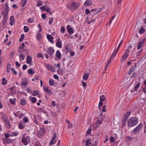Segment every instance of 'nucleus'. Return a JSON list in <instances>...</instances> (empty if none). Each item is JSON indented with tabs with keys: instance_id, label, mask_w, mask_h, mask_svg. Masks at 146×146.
Returning a JSON list of instances; mask_svg holds the SVG:
<instances>
[{
	"instance_id": "nucleus-5",
	"label": "nucleus",
	"mask_w": 146,
	"mask_h": 146,
	"mask_svg": "<svg viewBox=\"0 0 146 146\" xmlns=\"http://www.w3.org/2000/svg\"><path fill=\"white\" fill-rule=\"evenodd\" d=\"M124 54L121 57L122 59L121 60V61H125L129 56V55L128 54H127V52H125Z\"/></svg>"
},
{
	"instance_id": "nucleus-33",
	"label": "nucleus",
	"mask_w": 146,
	"mask_h": 146,
	"mask_svg": "<svg viewBox=\"0 0 146 146\" xmlns=\"http://www.w3.org/2000/svg\"><path fill=\"white\" fill-rule=\"evenodd\" d=\"M24 29L25 32H27L29 31V27L27 26H25L24 27Z\"/></svg>"
},
{
	"instance_id": "nucleus-42",
	"label": "nucleus",
	"mask_w": 146,
	"mask_h": 146,
	"mask_svg": "<svg viewBox=\"0 0 146 146\" xmlns=\"http://www.w3.org/2000/svg\"><path fill=\"white\" fill-rule=\"evenodd\" d=\"M11 70L12 71L13 73L14 74L16 75L17 74V72L13 68H11Z\"/></svg>"
},
{
	"instance_id": "nucleus-47",
	"label": "nucleus",
	"mask_w": 146,
	"mask_h": 146,
	"mask_svg": "<svg viewBox=\"0 0 146 146\" xmlns=\"http://www.w3.org/2000/svg\"><path fill=\"white\" fill-rule=\"evenodd\" d=\"M63 72V70L62 69H60V68H59V69L57 70V72L58 74H61Z\"/></svg>"
},
{
	"instance_id": "nucleus-24",
	"label": "nucleus",
	"mask_w": 146,
	"mask_h": 146,
	"mask_svg": "<svg viewBox=\"0 0 146 146\" xmlns=\"http://www.w3.org/2000/svg\"><path fill=\"white\" fill-rule=\"evenodd\" d=\"M4 10L6 11V12L8 13L9 11L8 5L7 3H6L5 5V7Z\"/></svg>"
},
{
	"instance_id": "nucleus-34",
	"label": "nucleus",
	"mask_w": 146,
	"mask_h": 146,
	"mask_svg": "<svg viewBox=\"0 0 146 146\" xmlns=\"http://www.w3.org/2000/svg\"><path fill=\"white\" fill-rule=\"evenodd\" d=\"M22 141L24 143V144L25 145H27L28 143L27 142V140L25 138H22Z\"/></svg>"
},
{
	"instance_id": "nucleus-61",
	"label": "nucleus",
	"mask_w": 146,
	"mask_h": 146,
	"mask_svg": "<svg viewBox=\"0 0 146 146\" xmlns=\"http://www.w3.org/2000/svg\"><path fill=\"white\" fill-rule=\"evenodd\" d=\"M4 136L6 138V139H8L9 136V134L8 133H5L4 135Z\"/></svg>"
},
{
	"instance_id": "nucleus-52",
	"label": "nucleus",
	"mask_w": 146,
	"mask_h": 146,
	"mask_svg": "<svg viewBox=\"0 0 146 146\" xmlns=\"http://www.w3.org/2000/svg\"><path fill=\"white\" fill-rule=\"evenodd\" d=\"M56 133H54V134L52 137V138L51 140H52L53 141H54V140L55 139V138H56Z\"/></svg>"
},
{
	"instance_id": "nucleus-12",
	"label": "nucleus",
	"mask_w": 146,
	"mask_h": 146,
	"mask_svg": "<svg viewBox=\"0 0 146 146\" xmlns=\"http://www.w3.org/2000/svg\"><path fill=\"white\" fill-rule=\"evenodd\" d=\"M4 141H3V143L4 144L5 143H12V139H4Z\"/></svg>"
},
{
	"instance_id": "nucleus-36",
	"label": "nucleus",
	"mask_w": 146,
	"mask_h": 146,
	"mask_svg": "<svg viewBox=\"0 0 146 146\" xmlns=\"http://www.w3.org/2000/svg\"><path fill=\"white\" fill-rule=\"evenodd\" d=\"M30 100L31 102L33 103H35L36 100V99L34 97H33L31 98L30 99Z\"/></svg>"
},
{
	"instance_id": "nucleus-54",
	"label": "nucleus",
	"mask_w": 146,
	"mask_h": 146,
	"mask_svg": "<svg viewBox=\"0 0 146 146\" xmlns=\"http://www.w3.org/2000/svg\"><path fill=\"white\" fill-rule=\"evenodd\" d=\"M27 21L29 23H32L33 22V20L32 18H30L28 19Z\"/></svg>"
},
{
	"instance_id": "nucleus-39",
	"label": "nucleus",
	"mask_w": 146,
	"mask_h": 146,
	"mask_svg": "<svg viewBox=\"0 0 146 146\" xmlns=\"http://www.w3.org/2000/svg\"><path fill=\"white\" fill-rule=\"evenodd\" d=\"M25 50V49L24 48H22L21 46H20L19 48V49L18 50V51L20 52L21 51L22 52H24Z\"/></svg>"
},
{
	"instance_id": "nucleus-59",
	"label": "nucleus",
	"mask_w": 146,
	"mask_h": 146,
	"mask_svg": "<svg viewBox=\"0 0 146 146\" xmlns=\"http://www.w3.org/2000/svg\"><path fill=\"white\" fill-rule=\"evenodd\" d=\"M85 12L87 15H88L90 13V11L89 9H87L85 10Z\"/></svg>"
},
{
	"instance_id": "nucleus-10",
	"label": "nucleus",
	"mask_w": 146,
	"mask_h": 146,
	"mask_svg": "<svg viewBox=\"0 0 146 146\" xmlns=\"http://www.w3.org/2000/svg\"><path fill=\"white\" fill-rule=\"evenodd\" d=\"M56 56L57 58L60 60L61 59V54L58 50L57 51L56 53Z\"/></svg>"
},
{
	"instance_id": "nucleus-17",
	"label": "nucleus",
	"mask_w": 146,
	"mask_h": 146,
	"mask_svg": "<svg viewBox=\"0 0 146 146\" xmlns=\"http://www.w3.org/2000/svg\"><path fill=\"white\" fill-rule=\"evenodd\" d=\"M145 31V29L143 28V26L141 27V29L139 31V33L140 34H143Z\"/></svg>"
},
{
	"instance_id": "nucleus-21",
	"label": "nucleus",
	"mask_w": 146,
	"mask_h": 146,
	"mask_svg": "<svg viewBox=\"0 0 146 146\" xmlns=\"http://www.w3.org/2000/svg\"><path fill=\"white\" fill-rule=\"evenodd\" d=\"M27 2V0H22L21 2V5L22 7H24L25 6Z\"/></svg>"
},
{
	"instance_id": "nucleus-30",
	"label": "nucleus",
	"mask_w": 146,
	"mask_h": 146,
	"mask_svg": "<svg viewBox=\"0 0 146 146\" xmlns=\"http://www.w3.org/2000/svg\"><path fill=\"white\" fill-rule=\"evenodd\" d=\"M105 99V97L104 95L100 96V101L103 102V101H104Z\"/></svg>"
},
{
	"instance_id": "nucleus-22",
	"label": "nucleus",
	"mask_w": 146,
	"mask_h": 146,
	"mask_svg": "<svg viewBox=\"0 0 146 146\" xmlns=\"http://www.w3.org/2000/svg\"><path fill=\"white\" fill-rule=\"evenodd\" d=\"M56 45L57 47L61 48L62 47V43L61 41L57 40V41L56 44Z\"/></svg>"
},
{
	"instance_id": "nucleus-43",
	"label": "nucleus",
	"mask_w": 146,
	"mask_h": 146,
	"mask_svg": "<svg viewBox=\"0 0 146 146\" xmlns=\"http://www.w3.org/2000/svg\"><path fill=\"white\" fill-rule=\"evenodd\" d=\"M106 105H104L103 106V107L102 109V111L103 112H105L106 111Z\"/></svg>"
},
{
	"instance_id": "nucleus-26",
	"label": "nucleus",
	"mask_w": 146,
	"mask_h": 146,
	"mask_svg": "<svg viewBox=\"0 0 146 146\" xmlns=\"http://www.w3.org/2000/svg\"><path fill=\"white\" fill-rule=\"evenodd\" d=\"M96 122L97 123H96V127L97 128L99 126L98 124H101L102 122V121L101 120L98 119L97 121Z\"/></svg>"
},
{
	"instance_id": "nucleus-64",
	"label": "nucleus",
	"mask_w": 146,
	"mask_h": 146,
	"mask_svg": "<svg viewBox=\"0 0 146 146\" xmlns=\"http://www.w3.org/2000/svg\"><path fill=\"white\" fill-rule=\"evenodd\" d=\"M134 70V68L133 66H132L131 67L129 71H131V72H133Z\"/></svg>"
},
{
	"instance_id": "nucleus-28",
	"label": "nucleus",
	"mask_w": 146,
	"mask_h": 146,
	"mask_svg": "<svg viewBox=\"0 0 146 146\" xmlns=\"http://www.w3.org/2000/svg\"><path fill=\"white\" fill-rule=\"evenodd\" d=\"M90 139H88L86 141V143L85 144L86 146H90V145H92V143L90 142Z\"/></svg>"
},
{
	"instance_id": "nucleus-60",
	"label": "nucleus",
	"mask_w": 146,
	"mask_h": 146,
	"mask_svg": "<svg viewBox=\"0 0 146 146\" xmlns=\"http://www.w3.org/2000/svg\"><path fill=\"white\" fill-rule=\"evenodd\" d=\"M46 5H45L42 7H40V9H42V10L45 11V9H46Z\"/></svg>"
},
{
	"instance_id": "nucleus-27",
	"label": "nucleus",
	"mask_w": 146,
	"mask_h": 146,
	"mask_svg": "<svg viewBox=\"0 0 146 146\" xmlns=\"http://www.w3.org/2000/svg\"><path fill=\"white\" fill-rule=\"evenodd\" d=\"M28 83L27 82H22L21 84V86L22 87H26Z\"/></svg>"
},
{
	"instance_id": "nucleus-62",
	"label": "nucleus",
	"mask_w": 146,
	"mask_h": 146,
	"mask_svg": "<svg viewBox=\"0 0 146 146\" xmlns=\"http://www.w3.org/2000/svg\"><path fill=\"white\" fill-rule=\"evenodd\" d=\"M38 27L39 29V30L38 31V32H41L42 31V30L41 29V27L40 25V24H38Z\"/></svg>"
},
{
	"instance_id": "nucleus-49",
	"label": "nucleus",
	"mask_w": 146,
	"mask_h": 146,
	"mask_svg": "<svg viewBox=\"0 0 146 146\" xmlns=\"http://www.w3.org/2000/svg\"><path fill=\"white\" fill-rule=\"evenodd\" d=\"M127 121L123 120L122 122V124L121 125V127H124L125 125L126 124V123Z\"/></svg>"
},
{
	"instance_id": "nucleus-11",
	"label": "nucleus",
	"mask_w": 146,
	"mask_h": 146,
	"mask_svg": "<svg viewBox=\"0 0 146 146\" xmlns=\"http://www.w3.org/2000/svg\"><path fill=\"white\" fill-rule=\"evenodd\" d=\"M6 124L7 127V128H10L11 127L9 119H7L4 122Z\"/></svg>"
},
{
	"instance_id": "nucleus-13",
	"label": "nucleus",
	"mask_w": 146,
	"mask_h": 146,
	"mask_svg": "<svg viewBox=\"0 0 146 146\" xmlns=\"http://www.w3.org/2000/svg\"><path fill=\"white\" fill-rule=\"evenodd\" d=\"M47 68L48 70H49L52 72H54L55 71V70L54 68L51 65H48Z\"/></svg>"
},
{
	"instance_id": "nucleus-25",
	"label": "nucleus",
	"mask_w": 146,
	"mask_h": 146,
	"mask_svg": "<svg viewBox=\"0 0 146 146\" xmlns=\"http://www.w3.org/2000/svg\"><path fill=\"white\" fill-rule=\"evenodd\" d=\"M4 122L7 119H8L6 115L3 114L1 116Z\"/></svg>"
},
{
	"instance_id": "nucleus-57",
	"label": "nucleus",
	"mask_w": 146,
	"mask_h": 146,
	"mask_svg": "<svg viewBox=\"0 0 146 146\" xmlns=\"http://www.w3.org/2000/svg\"><path fill=\"white\" fill-rule=\"evenodd\" d=\"M115 138L112 136H111L110 137V141L111 142H113L115 141Z\"/></svg>"
},
{
	"instance_id": "nucleus-16",
	"label": "nucleus",
	"mask_w": 146,
	"mask_h": 146,
	"mask_svg": "<svg viewBox=\"0 0 146 146\" xmlns=\"http://www.w3.org/2000/svg\"><path fill=\"white\" fill-rule=\"evenodd\" d=\"M20 103L21 105L25 106L26 104V100L23 98L21 99L20 100Z\"/></svg>"
},
{
	"instance_id": "nucleus-4",
	"label": "nucleus",
	"mask_w": 146,
	"mask_h": 146,
	"mask_svg": "<svg viewBox=\"0 0 146 146\" xmlns=\"http://www.w3.org/2000/svg\"><path fill=\"white\" fill-rule=\"evenodd\" d=\"M54 50L53 47H50L47 50V52L49 55L51 56L54 52Z\"/></svg>"
},
{
	"instance_id": "nucleus-20",
	"label": "nucleus",
	"mask_w": 146,
	"mask_h": 146,
	"mask_svg": "<svg viewBox=\"0 0 146 146\" xmlns=\"http://www.w3.org/2000/svg\"><path fill=\"white\" fill-rule=\"evenodd\" d=\"M89 73H86L84 74L83 76V78L85 80H87L89 77Z\"/></svg>"
},
{
	"instance_id": "nucleus-51",
	"label": "nucleus",
	"mask_w": 146,
	"mask_h": 146,
	"mask_svg": "<svg viewBox=\"0 0 146 146\" xmlns=\"http://www.w3.org/2000/svg\"><path fill=\"white\" fill-rule=\"evenodd\" d=\"M65 31V29L64 27H62L60 29V32L62 33H64Z\"/></svg>"
},
{
	"instance_id": "nucleus-2",
	"label": "nucleus",
	"mask_w": 146,
	"mask_h": 146,
	"mask_svg": "<svg viewBox=\"0 0 146 146\" xmlns=\"http://www.w3.org/2000/svg\"><path fill=\"white\" fill-rule=\"evenodd\" d=\"M71 11H74L78 8L80 6V3H77L74 1H72L71 3Z\"/></svg>"
},
{
	"instance_id": "nucleus-9",
	"label": "nucleus",
	"mask_w": 146,
	"mask_h": 146,
	"mask_svg": "<svg viewBox=\"0 0 146 146\" xmlns=\"http://www.w3.org/2000/svg\"><path fill=\"white\" fill-rule=\"evenodd\" d=\"M47 38L48 40L52 43H53L54 41L52 40L54 38L51 35L48 34L47 35Z\"/></svg>"
},
{
	"instance_id": "nucleus-6",
	"label": "nucleus",
	"mask_w": 146,
	"mask_h": 146,
	"mask_svg": "<svg viewBox=\"0 0 146 146\" xmlns=\"http://www.w3.org/2000/svg\"><path fill=\"white\" fill-rule=\"evenodd\" d=\"M92 3L90 0H87L84 3L85 6H89L92 5Z\"/></svg>"
},
{
	"instance_id": "nucleus-55",
	"label": "nucleus",
	"mask_w": 146,
	"mask_h": 146,
	"mask_svg": "<svg viewBox=\"0 0 146 146\" xmlns=\"http://www.w3.org/2000/svg\"><path fill=\"white\" fill-rule=\"evenodd\" d=\"M20 57L21 58V60H23L25 58V55L23 54H21L20 55Z\"/></svg>"
},
{
	"instance_id": "nucleus-15",
	"label": "nucleus",
	"mask_w": 146,
	"mask_h": 146,
	"mask_svg": "<svg viewBox=\"0 0 146 146\" xmlns=\"http://www.w3.org/2000/svg\"><path fill=\"white\" fill-rule=\"evenodd\" d=\"M25 127L24 125H23V122L20 121L19 124V128L21 129H23Z\"/></svg>"
},
{
	"instance_id": "nucleus-41",
	"label": "nucleus",
	"mask_w": 146,
	"mask_h": 146,
	"mask_svg": "<svg viewBox=\"0 0 146 146\" xmlns=\"http://www.w3.org/2000/svg\"><path fill=\"white\" fill-rule=\"evenodd\" d=\"M39 91L38 90L34 91L33 92V95L34 96H36L38 94Z\"/></svg>"
},
{
	"instance_id": "nucleus-56",
	"label": "nucleus",
	"mask_w": 146,
	"mask_h": 146,
	"mask_svg": "<svg viewBox=\"0 0 146 146\" xmlns=\"http://www.w3.org/2000/svg\"><path fill=\"white\" fill-rule=\"evenodd\" d=\"M41 17L44 19H45L47 18L46 15L44 14H42L41 15Z\"/></svg>"
},
{
	"instance_id": "nucleus-48",
	"label": "nucleus",
	"mask_w": 146,
	"mask_h": 146,
	"mask_svg": "<svg viewBox=\"0 0 146 146\" xmlns=\"http://www.w3.org/2000/svg\"><path fill=\"white\" fill-rule=\"evenodd\" d=\"M37 56L38 58H40V57H43V54L41 53H39L37 54Z\"/></svg>"
},
{
	"instance_id": "nucleus-19",
	"label": "nucleus",
	"mask_w": 146,
	"mask_h": 146,
	"mask_svg": "<svg viewBox=\"0 0 146 146\" xmlns=\"http://www.w3.org/2000/svg\"><path fill=\"white\" fill-rule=\"evenodd\" d=\"M16 100L15 98H14L13 99L10 98L9 99V101L10 102L11 104L14 105L15 104Z\"/></svg>"
},
{
	"instance_id": "nucleus-29",
	"label": "nucleus",
	"mask_w": 146,
	"mask_h": 146,
	"mask_svg": "<svg viewBox=\"0 0 146 146\" xmlns=\"http://www.w3.org/2000/svg\"><path fill=\"white\" fill-rule=\"evenodd\" d=\"M68 33L70 34H71L74 33L73 29L72 28H70L68 29Z\"/></svg>"
},
{
	"instance_id": "nucleus-8",
	"label": "nucleus",
	"mask_w": 146,
	"mask_h": 146,
	"mask_svg": "<svg viewBox=\"0 0 146 146\" xmlns=\"http://www.w3.org/2000/svg\"><path fill=\"white\" fill-rule=\"evenodd\" d=\"M10 25H13V24H15V21L14 17L13 16H12L10 17Z\"/></svg>"
},
{
	"instance_id": "nucleus-18",
	"label": "nucleus",
	"mask_w": 146,
	"mask_h": 146,
	"mask_svg": "<svg viewBox=\"0 0 146 146\" xmlns=\"http://www.w3.org/2000/svg\"><path fill=\"white\" fill-rule=\"evenodd\" d=\"M144 43L142 41H140L138 44L137 48L138 49H140L142 46H143V44Z\"/></svg>"
},
{
	"instance_id": "nucleus-58",
	"label": "nucleus",
	"mask_w": 146,
	"mask_h": 146,
	"mask_svg": "<svg viewBox=\"0 0 146 146\" xmlns=\"http://www.w3.org/2000/svg\"><path fill=\"white\" fill-rule=\"evenodd\" d=\"M41 37V34L40 33H38L37 35V38L38 40L40 39Z\"/></svg>"
},
{
	"instance_id": "nucleus-37",
	"label": "nucleus",
	"mask_w": 146,
	"mask_h": 146,
	"mask_svg": "<svg viewBox=\"0 0 146 146\" xmlns=\"http://www.w3.org/2000/svg\"><path fill=\"white\" fill-rule=\"evenodd\" d=\"M24 38H25L24 34H22L21 35V38H20L19 39V41L20 42H21L24 39Z\"/></svg>"
},
{
	"instance_id": "nucleus-40",
	"label": "nucleus",
	"mask_w": 146,
	"mask_h": 146,
	"mask_svg": "<svg viewBox=\"0 0 146 146\" xmlns=\"http://www.w3.org/2000/svg\"><path fill=\"white\" fill-rule=\"evenodd\" d=\"M92 129L91 128H89L87 131L86 134L89 135H91V132Z\"/></svg>"
},
{
	"instance_id": "nucleus-46",
	"label": "nucleus",
	"mask_w": 146,
	"mask_h": 146,
	"mask_svg": "<svg viewBox=\"0 0 146 146\" xmlns=\"http://www.w3.org/2000/svg\"><path fill=\"white\" fill-rule=\"evenodd\" d=\"M140 84V83H138L137 84H136L135 86L134 87V89L135 90V91H136V89H137L139 86Z\"/></svg>"
},
{
	"instance_id": "nucleus-45",
	"label": "nucleus",
	"mask_w": 146,
	"mask_h": 146,
	"mask_svg": "<svg viewBox=\"0 0 146 146\" xmlns=\"http://www.w3.org/2000/svg\"><path fill=\"white\" fill-rule=\"evenodd\" d=\"M42 5V2L41 1H39L38 2L36 6H39Z\"/></svg>"
},
{
	"instance_id": "nucleus-7",
	"label": "nucleus",
	"mask_w": 146,
	"mask_h": 146,
	"mask_svg": "<svg viewBox=\"0 0 146 146\" xmlns=\"http://www.w3.org/2000/svg\"><path fill=\"white\" fill-rule=\"evenodd\" d=\"M44 90L45 92H46L49 95L52 94L51 92V90L50 89H49L47 87H44Z\"/></svg>"
},
{
	"instance_id": "nucleus-44",
	"label": "nucleus",
	"mask_w": 146,
	"mask_h": 146,
	"mask_svg": "<svg viewBox=\"0 0 146 146\" xmlns=\"http://www.w3.org/2000/svg\"><path fill=\"white\" fill-rule=\"evenodd\" d=\"M23 121L25 123H27L29 121V119L27 117H24L23 119Z\"/></svg>"
},
{
	"instance_id": "nucleus-38",
	"label": "nucleus",
	"mask_w": 146,
	"mask_h": 146,
	"mask_svg": "<svg viewBox=\"0 0 146 146\" xmlns=\"http://www.w3.org/2000/svg\"><path fill=\"white\" fill-rule=\"evenodd\" d=\"M131 113V112L130 111H127L126 113H125L124 116L127 117V118H128Z\"/></svg>"
},
{
	"instance_id": "nucleus-14",
	"label": "nucleus",
	"mask_w": 146,
	"mask_h": 146,
	"mask_svg": "<svg viewBox=\"0 0 146 146\" xmlns=\"http://www.w3.org/2000/svg\"><path fill=\"white\" fill-rule=\"evenodd\" d=\"M32 62L31 57L30 56H28L27 59V63L30 64Z\"/></svg>"
},
{
	"instance_id": "nucleus-31",
	"label": "nucleus",
	"mask_w": 146,
	"mask_h": 146,
	"mask_svg": "<svg viewBox=\"0 0 146 146\" xmlns=\"http://www.w3.org/2000/svg\"><path fill=\"white\" fill-rule=\"evenodd\" d=\"M28 72L29 74H33L35 73V71L33 69H29L28 70Z\"/></svg>"
},
{
	"instance_id": "nucleus-23",
	"label": "nucleus",
	"mask_w": 146,
	"mask_h": 146,
	"mask_svg": "<svg viewBox=\"0 0 146 146\" xmlns=\"http://www.w3.org/2000/svg\"><path fill=\"white\" fill-rule=\"evenodd\" d=\"M7 81L6 80L5 78H2V84L3 85H6L7 83Z\"/></svg>"
},
{
	"instance_id": "nucleus-32",
	"label": "nucleus",
	"mask_w": 146,
	"mask_h": 146,
	"mask_svg": "<svg viewBox=\"0 0 146 146\" xmlns=\"http://www.w3.org/2000/svg\"><path fill=\"white\" fill-rule=\"evenodd\" d=\"M65 49L67 50V52H68L71 50V48L70 46L69 45H67L66 46Z\"/></svg>"
},
{
	"instance_id": "nucleus-1",
	"label": "nucleus",
	"mask_w": 146,
	"mask_h": 146,
	"mask_svg": "<svg viewBox=\"0 0 146 146\" xmlns=\"http://www.w3.org/2000/svg\"><path fill=\"white\" fill-rule=\"evenodd\" d=\"M138 119L137 117H132L130 118L127 121V125L130 127L135 125L138 123Z\"/></svg>"
},
{
	"instance_id": "nucleus-50",
	"label": "nucleus",
	"mask_w": 146,
	"mask_h": 146,
	"mask_svg": "<svg viewBox=\"0 0 146 146\" xmlns=\"http://www.w3.org/2000/svg\"><path fill=\"white\" fill-rule=\"evenodd\" d=\"M53 19L51 17L49 19V23L50 25L53 22Z\"/></svg>"
},
{
	"instance_id": "nucleus-35",
	"label": "nucleus",
	"mask_w": 146,
	"mask_h": 146,
	"mask_svg": "<svg viewBox=\"0 0 146 146\" xmlns=\"http://www.w3.org/2000/svg\"><path fill=\"white\" fill-rule=\"evenodd\" d=\"M49 83L50 86L53 85L54 83V81L53 80L50 79L49 81Z\"/></svg>"
},
{
	"instance_id": "nucleus-3",
	"label": "nucleus",
	"mask_w": 146,
	"mask_h": 146,
	"mask_svg": "<svg viewBox=\"0 0 146 146\" xmlns=\"http://www.w3.org/2000/svg\"><path fill=\"white\" fill-rule=\"evenodd\" d=\"M143 127V124L141 123L137 126L133 130V132L135 133H138L140 131L141 128Z\"/></svg>"
},
{
	"instance_id": "nucleus-53",
	"label": "nucleus",
	"mask_w": 146,
	"mask_h": 146,
	"mask_svg": "<svg viewBox=\"0 0 146 146\" xmlns=\"http://www.w3.org/2000/svg\"><path fill=\"white\" fill-rule=\"evenodd\" d=\"M18 133L17 132H14L12 133L11 135L12 136H16L18 135Z\"/></svg>"
},
{
	"instance_id": "nucleus-63",
	"label": "nucleus",
	"mask_w": 146,
	"mask_h": 146,
	"mask_svg": "<svg viewBox=\"0 0 146 146\" xmlns=\"http://www.w3.org/2000/svg\"><path fill=\"white\" fill-rule=\"evenodd\" d=\"M72 127V125L71 123H70L68 124V128L70 129Z\"/></svg>"
}]
</instances>
